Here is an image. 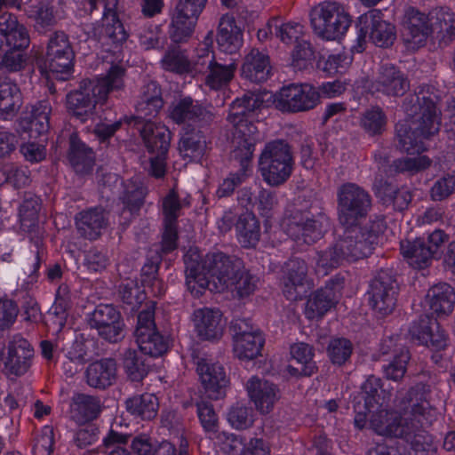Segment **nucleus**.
I'll use <instances>...</instances> for the list:
<instances>
[{
  "label": "nucleus",
  "instance_id": "nucleus-7",
  "mask_svg": "<svg viewBox=\"0 0 455 455\" xmlns=\"http://www.w3.org/2000/svg\"><path fill=\"white\" fill-rule=\"evenodd\" d=\"M208 0H180L170 26L171 44L164 57H185L180 44L193 34L197 20Z\"/></svg>",
  "mask_w": 455,
  "mask_h": 455
},
{
  "label": "nucleus",
  "instance_id": "nucleus-32",
  "mask_svg": "<svg viewBox=\"0 0 455 455\" xmlns=\"http://www.w3.org/2000/svg\"><path fill=\"white\" fill-rule=\"evenodd\" d=\"M302 34L303 26L299 23L288 22L281 26L275 24L276 37L286 44H295L291 57H311L315 53L312 44L300 38Z\"/></svg>",
  "mask_w": 455,
  "mask_h": 455
},
{
  "label": "nucleus",
  "instance_id": "nucleus-63",
  "mask_svg": "<svg viewBox=\"0 0 455 455\" xmlns=\"http://www.w3.org/2000/svg\"><path fill=\"white\" fill-rule=\"evenodd\" d=\"M124 366L129 378L133 381H140L148 374V367L133 350L125 352Z\"/></svg>",
  "mask_w": 455,
  "mask_h": 455
},
{
  "label": "nucleus",
  "instance_id": "nucleus-24",
  "mask_svg": "<svg viewBox=\"0 0 455 455\" xmlns=\"http://www.w3.org/2000/svg\"><path fill=\"white\" fill-rule=\"evenodd\" d=\"M245 388L250 400L261 414L269 413L279 399L277 385L258 376L251 377L245 384Z\"/></svg>",
  "mask_w": 455,
  "mask_h": 455
},
{
  "label": "nucleus",
  "instance_id": "nucleus-55",
  "mask_svg": "<svg viewBox=\"0 0 455 455\" xmlns=\"http://www.w3.org/2000/svg\"><path fill=\"white\" fill-rule=\"evenodd\" d=\"M145 194V188L141 183L131 181L127 184L121 197L124 205L122 215L126 213H129V216L133 215L142 205Z\"/></svg>",
  "mask_w": 455,
  "mask_h": 455
},
{
  "label": "nucleus",
  "instance_id": "nucleus-21",
  "mask_svg": "<svg viewBox=\"0 0 455 455\" xmlns=\"http://www.w3.org/2000/svg\"><path fill=\"white\" fill-rule=\"evenodd\" d=\"M90 326L110 342L119 341L124 334V323L120 313L111 305L100 304L89 315Z\"/></svg>",
  "mask_w": 455,
  "mask_h": 455
},
{
  "label": "nucleus",
  "instance_id": "nucleus-26",
  "mask_svg": "<svg viewBox=\"0 0 455 455\" xmlns=\"http://www.w3.org/2000/svg\"><path fill=\"white\" fill-rule=\"evenodd\" d=\"M283 293L287 299H301L307 291V265L304 259L299 258L290 259L283 268Z\"/></svg>",
  "mask_w": 455,
  "mask_h": 455
},
{
  "label": "nucleus",
  "instance_id": "nucleus-29",
  "mask_svg": "<svg viewBox=\"0 0 455 455\" xmlns=\"http://www.w3.org/2000/svg\"><path fill=\"white\" fill-rule=\"evenodd\" d=\"M236 323H229V332L233 330L234 351L240 359L252 360L259 356L265 344V339L259 331H236Z\"/></svg>",
  "mask_w": 455,
  "mask_h": 455
},
{
  "label": "nucleus",
  "instance_id": "nucleus-10",
  "mask_svg": "<svg viewBox=\"0 0 455 455\" xmlns=\"http://www.w3.org/2000/svg\"><path fill=\"white\" fill-rule=\"evenodd\" d=\"M448 238L443 230L435 229L413 240L401 241L400 252L413 269H426L434 259L440 258L442 247Z\"/></svg>",
  "mask_w": 455,
  "mask_h": 455
},
{
  "label": "nucleus",
  "instance_id": "nucleus-39",
  "mask_svg": "<svg viewBox=\"0 0 455 455\" xmlns=\"http://www.w3.org/2000/svg\"><path fill=\"white\" fill-rule=\"evenodd\" d=\"M30 39L27 28L23 26L0 37V57H23L24 51L29 46Z\"/></svg>",
  "mask_w": 455,
  "mask_h": 455
},
{
  "label": "nucleus",
  "instance_id": "nucleus-17",
  "mask_svg": "<svg viewBox=\"0 0 455 455\" xmlns=\"http://www.w3.org/2000/svg\"><path fill=\"white\" fill-rule=\"evenodd\" d=\"M138 129L148 151L156 153V156L151 158V173L161 178L165 173V156L170 147L171 132L164 124L150 121Z\"/></svg>",
  "mask_w": 455,
  "mask_h": 455
},
{
  "label": "nucleus",
  "instance_id": "nucleus-31",
  "mask_svg": "<svg viewBox=\"0 0 455 455\" xmlns=\"http://www.w3.org/2000/svg\"><path fill=\"white\" fill-rule=\"evenodd\" d=\"M291 359L298 364L300 369L291 364L287 365L286 371L290 377L300 379L304 377L313 376L318 370L315 357V348L313 346L306 342H296L290 347Z\"/></svg>",
  "mask_w": 455,
  "mask_h": 455
},
{
  "label": "nucleus",
  "instance_id": "nucleus-59",
  "mask_svg": "<svg viewBox=\"0 0 455 455\" xmlns=\"http://www.w3.org/2000/svg\"><path fill=\"white\" fill-rule=\"evenodd\" d=\"M201 113L202 108L193 104L191 98H184L172 105L170 117L177 124H183L196 120Z\"/></svg>",
  "mask_w": 455,
  "mask_h": 455
},
{
  "label": "nucleus",
  "instance_id": "nucleus-11",
  "mask_svg": "<svg viewBox=\"0 0 455 455\" xmlns=\"http://www.w3.org/2000/svg\"><path fill=\"white\" fill-rule=\"evenodd\" d=\"M338 217L346 228L363 227L358 222L366 218L371 208L370 194L355 183H346L338 191Z\"/></svg>",
  "mask_w": 455,
  "mask_h": 455
},
{
  "label": "nucleus",
  "instance_id": "nucleus-36",
  "mask_svg": "<svg viewBox=\"0 0 455 455\" xmlns=\"http://www.w3.org/2000/svg\"><path fill=\"white\" fill-rule=\"evenodd\" d=\"M431 34L439 41V46H446L455 39V25L453 14L443 8L435 9L429 13Z\"/></svg>",
  "mask_w": 455,
  "mask_h": 455
},
{
  "label": "nucleus",
  "instance_id": "nucleus-49",
  "mask_svg": "<svg viewBox=\"0 0 455 455\" xmlns=\"http://www.w3.org/2000/svg\"><path fill=\"white\" fill-rule=\"evenodd\" d=\"M70 305L71 301L68 288L60 286L58 289L55 301L49 312V321L56 326L57 331H60L64 327Z\"/></svg>",
  "mask_w": 455,
  "mask_h": 455
},
{
  "label": "nucleus",
  "instance_id": "nucleus-15",
  "mask_svg": "<svg viewBox=\"0 0 455 455\" xmlns=\"http://www.w3.org/2000/svg\"><path fill=\"white\" fill-rule=\"evenodd\" d=\"M277 109L283 113H299L314 109L320 102V93L311 84L291 83L283 85L275 96Z\"/></svg>",
  "mask_w": 455,
  "mask_h": 455
},
{
  "label": "nucleus",
  "instance_id": "nucleus-57",
  "mask_svg": "<svg viewBox=\"0 0 455 455\" xmlns=\"http://www.w3.org/2000/svg\"><path fill=\"white\" fill-rule=\"evenodd\" d=\"M76 53L65 32L59 30L50 36L46 46V57H75Z\"/></svg>",
  "mask_w": 455,
  "mask_h": 455
},
{
  "label": "nucleus",
  "instance_id": "nucleus-34",
  "mask_svg": "<svg viewBox=\"0 0 455 455\" xmlns=\"http://www.w3.org/2000/svg\"><path fill=\"white\" fill-rule=\"evenodd\" d=\"M235 230L237 241L243 248H256L261 236V228L259 219L252 212L246 211L239 215Z\"/></svg>",
  "mask_w": 455,
  "mask_h": 455
},
{
  "label": "nucleus",
  "instance_id": "nucleus-23",
  "mask_svg": "<svg viewBox=\"0 0 455 455\" xmlns=\"http://www.w3.org/2000/svg\"><path fill=\"white\" fill-rule=\"evenodd\" d=\"M430 34L429 14L415 9L409 10L403 21V44L407 52L413 53L424 46Z\"/></svg>",
  "mask_w": 455,
  "mask_h": 455
},
{
  "label": "nucleus",
  "instance_id": "nucleus-41",
  "mask_svg": "<svg viewBox=\"0 0 455 455\" xmlns=\"http://www.w3.org/2000/svg\"><path fill=\"white\" fill-rule=\"evenodd\" d=\"M387 116L379 106H371L363 110L359 125L370 138H379L386 131Z\"/></svg>",
  "mask_w": 455,
  "mask_h": 455
},
{
  "label": "nucleus",
  "instance_id": "nucleus-27",
  "mask_svg": "<svg viewBox=\"0 0 455 455\" xmlns=\"http://www.w3.org/2000/svg\"><path fill=\"white\" fill-rule=\"evenodd\" d=\"M259 278L245 269L243 259L229 255V286L232 289V296L239 299L251 296L256 290Z\"/></svg>",
  "mask_w": 455,
  "mask_h": 455
},
{
  "label": "nucleus",
  "instance_id": "nucleus-54",
  "mask_svg": "<svg viewBox=\"0 0 455 455\" xmlns=\"http://www.w3.org/2000/svg\"><path fill=\"white\" fill-rule=\"evenodd\" d=\"M52 107L48 100L38 101L32 107L29 130L37 135L44 134L50 127Z\"/></svg>",
  "mask_w": 455,
  "mask_h": 455
},
{
  "label": "nucleus",
  "instance_id": "nucleus-46",
  "mask_svg": "<svg viewBox=\"0 0 455 455\" xmlns=\"http://www.w3.org/2000/svg\"><path fill=\"white\" fill-rule=\"evenodd\" d=\"M127 411L142 419H154L158 411V399L153 394H143L129 398L126 403Z\"/></svg>",
  "mask_w": 455,
  "mask_h": 455
},
{
  "label": "nucleus",
  "instance_id": "nucleus-35",
  "mask_svg": "<svg viewBox=\"0 0 455 455\" xmlns=\"http://www.w3.org/2000/svg\"><path fill=\"white\" fill-rule=\"evenodd\" d=\"M390 394L384 388L382 379L374 375L369 376L361 386L360 398L363 401V409L372 412L383 407Z\"/></svg>",
  "mask_w": 455,
  "mask_h": 455
},
{
  "label": "nucleus",
  "instance_id": "nucleus-6",
  "mask_svg": "<svg viewBox=\"0 0 455 455\" xmlns=\"http://www.w3.org/2000/svg\"><path fill=\"white\" fill-rule=\"evenodd\" d=\"M437 409L427 399L420 398L411 406L404 435L399 438L410 443L415 455H433L436 451L433 436L426 430L437 419Z\"/></svg>",
  "mask_w": 455,
  "mask_h": 455
},
{
  "label": "nucleus",
  "instance_id": "nucleus-58",
  "mask_svg": "<svg viewBox=\"0 0 455 455\" xmlns=\"http://www.w3.org/2000/svg\"><path fill=\"white\" fill-rule=\"evenodd\" d=\"M197 372L203 384L209 388L218 387L225 380V369L217 363H210L201 360L197 363Z\"/></svg>",
  "mask_w": 455,
  "mask_h": 455
},
{
  "label": "nucleus",
  "instance_id": "nucleus-2",
  "mask_svg": "<svg viewBox=\"0 0 455 455\" xmlns=\"http://www.w3.org/2000/svg\"><path fill=\"white\" fill-rule=\"evenodd\" d=\"M386 228V217L382 214L370 216L363 227L345 228L339 239L317 252L318 270L328 275L345 261L353 262L369 257Z\"/></svg>",
  "mask_w": 455,
  "mask_h": 455
},
{
  "label": "nucleus",
  "instance_id": "nucleus-12",
  "mask_svg": "<svg viewBox=\"0 0 455 455\" xmlns=\"http://www.w3.org/2000/svg\"><path fill=\"white\" fill-rule=\"evenodd\" d=\"M314 33L326 40L340 38L351 24V19L344 8L337 3L325 2L310 12Z\"/></svg>",
  "mask_w": 455,
  "mask_h": 455
},
{
  "label": "nucleus",
  "instance_id": "nucleus-52",
  "mask_svg": "<svg viewBox=\"0 0 455 455\" xmlns=\"http://www.w3.org/2000/svg\"><path fill=\"white\" fill-rule=\"evenodd\" d=\"M40 208V199L37 196H29L24 199L19 211L20 227L24 231L31 232L36 227Z\"/></svg>",
  "mask_w": 455,
  "mask_h": 455
},
{
  "label": "nucleus",
  "instance_id": "nucleus-30",
  "mask_svg": "<svg viewBox=\"0 0 455 455\" xmlns=\"http://www.w3.org/2000/svg\"><path fill=\"white\" fill-rule=\"evenodd\" d=\"M193 323L197 335L205 340H215L223 334L222 313L211 308H200L193 314Z\"/></svg>",
  "mask_w": 455,
  "mask_h": 455
},
{
  "label": "nucleus",
  "instance_id": "nucleus-64",
  "mask_svg": "<svg viewBox=\"0 0 455 455\" xmlns=\"http://www.w3.org/2000/svg\"><path fill=\"white\" fill-rule=\"evenodd\" d=\"M28 17L35 20V28L39 32L51 28L57 24L53 7L49 4H40L37 9Z\"/></svg>",
  "mask_w": 455,
  "mask_h": 455
},
{
  "label": "nucleus",
  "instance_id": "nucleus-14",
  "mask_svg": "<svg viewBox=\"0 0 455 455\" xmlns=\"http://www.w3.org/2000/svg\"><path fill=\"white\" fill-rule=\"evenodd\" d=\"M360 30L357 44L351 49L352 53H362L366 43V35L369 32L372 43L381 48L391 46L396 39L395 26L383 20L381 11L373 9L359 18Z\"/></svg>",
  "mask_w": 455,
  "mask_h": 455
},
{
  "label": "nucleus",
  "instance_id": "nucleus-53",
  "mask_svg": "<svg viewBox=\"0 0 455 455\" xmlns=\"http://www.w3.org/2000/svg\"><path fill=\"white\" fill-rule=\"evenodd\" d=\"M430 165L431 160L426 156L396 158L391 163L389 177L405 172L417 173L427 170Z\"/></svg>",
  "mask_w": 455,
  "mask_h": 455
},
{
  "label": "nucleus",
  "instance_id": "nucleus-45",
  "mask_svg": "<svg viewBox=\"0 0 455 455\" xmlns=\"http://www.w3.org/2000/svg\"><path fill=\"white\" fill-rule=\"evenodd\" d=\"M69 161L76 172L84 173L92 169L94 154L76 135L70 137Z\"/></svg>",
  "mask_w": 455,
  "mask_h": 455
},
{
  "label": "nucleus",
  "instance_id": "nucleus-50",
  "mask_svg": "<svg viewBox=\"0 0 455 455\" xmlns=\"http://www.w3.org/2000/svg\"><path fill=\"white\" fill-rule=\"evenodd\" d=\"M354 350L353 343L347 338H331L328 343L326 353L330 362L336 366H342L349 361Z\"/></svg>",
  "mask_w": 455,
  "mask_h": 455
},
{
  "label": "nucleus",
  "instance_id": "nucleus-51",
  "mask_svg": "<svg viewBox=\"0 0 455 455\" xmlns=\"http://www.w3.org/2000/svg\"><path fill=\"white\" fill-rule=\"evenodd\" d=\"M242 66V75L251 82L261 84L271 76L270 59H247Z\"/></svg>",
  "mask_w": 455,
  "mask_h": 455
},
{
  "label": "nucleus",
  "instance_id": "nucleus-5",
  "mask_svg": "<svg viewBox=\"0 0 455 455\" xmlns=\"http://www.w3.org/2000/svg\"><path fill=\"white\" fill-rule=\"evenodd\" d=\"M196 251L190 250L184 257L186 285L198 297L208 288L214 292L228 291V257L223 252L209 253L202 262Z\"/></svg>",
  "mask_w": 455,
  "mask_h": 455
},
{
  "label": "nucleus",
  "instance_id": "nucleus-61",
  "mask_svg": "<svg viewBox=\"0 0 455 455\" xmlns=\"http://www.w3.org/2000/svg\"><path fill=\"white\" fill-rule=\"evenodd\" d=\"M410 359L409 351L402 349L393 356L387 364L383 366L385 377L394 381L402 379L407 371Z\"/></svg>",
  "mask_w": 455,
  "mask_h": 455
},
{
  "label": "nucleus",
  "instance_id": "nucleus-4",
  "mask_svg": "<svg viewBox=\"0 0 455 455\" xmlns=\"http://www.w3.org/2000/svg\"><path fill=\"white\" fill-rule=\"evenodd\" d=\"M124 72L123 67L112 65L106 76L96 80H83L77 90L67 95L68 112L81 121H85L93 114L97 104L107 101L110 92L124 88Z\"/></svg>",
  "mask_w": 455,
  "mask_h": 455
},
{
  "label": "nucleus",
  "instance_id": "nucleus-60",
  "mask_svg": "<svg viewBox=\"0 0 455 455\" xmlns=\"http://www.w3.org/2000/svg\"><path fill=\"white\" fill-rule=\"evenodd\" d=\"M291 65L297 67L299 65L301 60H307V59H291ZM316 67L322 69L323 72L328 76H332L335 75H342L346 73L348 68L351 66L354 59H315Z\"/></svg>",
  "mask_w": 455,
  "mask_h": 455
},
{
  "label": "nucleus",
  "instance_id": "nucleus-25",
  "mask_svg": "<svg viewBox=\"0 0 455 455\" xmlns=\"http://www.w3.org/2000/svg\"><path fill=\"white\" fill-rule=\"evenodd\" d=\"M371 413L369 427L376 434L395 438L404 435L403 431L408 427L406 425L408 418H403L395 411L386 409L385 405Z\"/></svg>",
  "mask_w": 455,
  "mask_h": 455
},
{
  "label": "nucleus",
  "instance_id": "nucleus-8",
  "mask_svg": "<svg viewBox=\"0 0 455 455\" xmlns=\"http://www.w3.org/2000/svg\"><path fill=\"white\" fill-rule=\"evenodd\" d=\"M293 157L290 145L283 140L267 142L259 158V170L263 180L271 187H278L290 178Z\"/></svg>",
  "mask_w": 455,
  "mask_h": 455
},
{
  "label": "nucleus",
  "instance_id": "nucleus-20",
  "mask_svg": "<svg viewBox=\"0 0 455 455\" xmlns=\"http://www.w3.org/2000/svg\"><path fill=\"white\" fill-rule=\"evenodd\" d=\"M33 355L34 350L27 339L13 337L1 356L4 372L9 377L25 374L31 366Z\"/></svg>",
  "mask_w": 455,
  "mask_h": 455
},
{
  "label": "nucleus",
  "instance_id": "nucleus-40",
  "mask_svg": "<svg viewBox=\"0 0 455 455\" xmlns=\"http://www.w3.org/2000/svg\"><path fill=\"white\" fill-rule=\"evenodd\" d=\"M228 14H223L217 34L212 30L209 31L204 41L200 44L199 53L197 57H216L218 54H226L228 52V28L224 26V20Z\"/></svg>",
  "mask_w": 455,
  "mask_h": 455
},
{
  "label": "nucleus",
  "instance_id": "nucleus-16",
  "mask_svg": "<svg viewBox=\"0 0 455 455\" xmlns=\"http://www.w3.org/2000/svg\"><path fill=\"white\" fill-rule=\"evenodd\" d=\"M345 277L337 274L326 281L324 286L312 292L307 302L304 314L307 319L320 320L339 302L344 288Z\"/></svg>",
  "mask_w": 455,
  "mask_h": 455
},
{
  "label": "nucleus",
  "instance_id": "nucleus-38",
  "mask_svg": "<svg viewBox=\"0 0 455 455\" xmlns=\"http://www.w3.org/2000/svg\"><path fill=\"white\" fill-rule=\"evenodd\" d=\"M430 298V309L437 316L448 315L453 311L455 293L453 288L447 283L434 285L427 292Z\"/></svg>",
  "mask_w": 455,
  "mask_h": 455
},
{
  "label": "nucleus",
  "instance_id": "nucleus-33",
  "mask_svg": "<svg viewBox=\"0 0 455 455\" xmlns=\"http://www.w3.org/2000/svg\"><path fill=\"white\" fill-rule=\"evenodd\" d=\"M85 378L87 384L94 388L105 389L112 386L117 378V367L113 359H101L89 364Z\"/></svg>",
  "mask_w": 455,
  "mask_h": 455
},
{
  "label": "nucleus",
  "instance_id": "nucleus-1",
  "mask_svg": "<svg viewBox=\"0 0 455 455\" xmlns=\"http://www.w3.org/2000/svg\"><path fill=\"white\" fill-rule=\"evenodd\" d=\"M259 95L248 92L229 104V124H232V147L229 160L239 162V170L229 172V197L236 187L252 174L251 160L258 140L257 127L253 123L255 111L262 106Z\"/></svg>",
  "mask_w": 455,
  "mask_h": 455
},
{
  "label": "nucleus",
  "instance_id": "nucleus-44",
  "mask_svg": "<svg viewBox=\"0 0 455 455\" xmlns=\"http://www.w3.org/2000/svg\"><path fill=\"white\" fill-rule=\"evenodd\" d=\"M161 89L158 84L151 81L142 89L140 99L137 104V112L147 116H156L163 108Z\"/></svg>",
  "mask_w": 455,
  "mask_h": 455
},
{
  "label": "nucleus",
  "instance_id": "nucleus-22",
  "mask_svg": "<svg viewBox=\"0 0 455 455\" xmlns=\"http://www.w3.org/2000/svg\"><path fill=\"white\" fill-rule=\"evenodd\" d=\"M367 293L369 304L374 311L382 315L392 313L398 293L392 277L379 274L371 280Z\"/></svg>",
  "mask_w": 455,
  "mask_h": 455
},
{
  "label": "nucleus",
  "instance_id": "nucleus-13",
  "mask_svg": "<svg viewBox=\"0 0 455 455\" xmlns=\"http://www.w3.org/2000/svg\"><path fill=\"white\" fill-rule=\"evenodd\" d=\"M409 336L413 342L427 347L435 363L443 360V352L448 347V335L436 319L423 315L411 323Z\"/></svg>",
  "mask_w": 455,
  "mask_h": 455
},
{
  "label": "nucleus",
  "instance_id": "nucleus-48",
  "mask_svg": "<svg viewBox=\"0 0 455 455\" xmlns=\"http://www.w3.org/2000/svg\"><path fill=\"white\" fill-rule=\"evenodd\" d=\"M179 150L183 158L198 161L206 151L205 139L200 132H186L180 140Z\"/></svg>",
  "mask_w": 455,
  "mask_h": 455
},
{
  "label": "nucleus",
  "instance_id": "nucleus-19",
  "mask_svg": "<svg viewBox=\"0 0 455 455\" xmlns=\"http://www.w3.org/2000/svg\"><path fill=\"white\" fill-rule=\"evenodd\" d=\"M372 191L378 202L386 208L396 212L406 210L412 200L408 187L400 185L392 178L377 174L372 184Z\"/></svg>",
  "mask_w": 455,
  "mask_h": 455
},
{
  "label": "nucleus",
  "instance_id": "nucleus-62",
  "mask_svg": "<svg viewBox=\"0 0 455 455\" xmlns=\"http://www.w3.org/2000/svg\"><path fill=\"white\" fill-rule=\"evenodd\" d=\"M455 192V170L439 178L430 190L434 201H443Z\"/></svg>",
  "mask_w": 455,
  "mask_h": 455
},
{
  "label": "nucleus",
  "instance_id": "nucleus-37",
  "mask_svg": "<svg viewBox=\"0 0 455 455\" xmlns=\"http://www.w3.org/2000/svg\"><path fill=\"white\" fill-rule=\"evenodd\" d=\"M76 225L82 236L95 240L107 226L105 213L99 208L81 212L76 218Z\"/></svg>",
  "mask_w": 455,
  "mask_h": 455
},
{
  "label": "nucleus",
  "instance_id": "nucleus-28",
  "mask_svg": "<svg viewBox=\"0 0 455 455\" xmlns=\"http://www.w3.org/2000/svg\"><path fill=\"white\" fill-rule=\"evenodd\" d=\"M408 88V81L403 74L394 65H382L376 83L367 92L374 94L382 92L387 96H402Z\"/></svg>",
  "mask_w": 455,
  "mask_h": 455
},
{
  "label": "nucleus",
  "instance_id": "nucleus-43",
  "mask_svg": "<svg viewBox=\"0 0 455 455\" xmlns=\"http://www.w3.org/2000/svg\"><path fill=\"white\" fill-rule=\"evenodd\" d=\"M20 102L19 87L10 81L0 80V119L6 120L14 116Z\"/></svg>",
  "mask_w": 455,
  "mask_h": 455
},
{
  "label": "nucleus",
  "instance_id": "nucleus-47",
  "mask_svg": "<svg viewBox=\"0 0 455 455\" xmlns=\"http://www.w3.org/2000/svg\"><path fill=\"white\" fill-rule=\"evenodd\" d=\"M111 3L104 4V13L102 18V31L104 36L108 38L111 43L118 44L126 41L127 33L117 12L110 7Z\"/></svg>",
  "mask_w": 455,
  "mask_h": 455
},
{
  "label": "nucleus",
  "instance_id": "nucleus-9",
  "mask_svg": "<svg viewBox=\"0 0 455 455\" xmlns=\"http://www.w3.org/2000/svg\"><path fill=\"white\" fill-rule=\"evenodd\" d=\"M329 228V218L322 212L314 214L310 209L294 208L285 222L286 235L298 243L314 244L321 240Z\"/></svg>",
  "mask_w": 455,
  "mask_h": 455
},
{
  "label": "nucleus",
  "instance_id": "nucleus-42",
  "mask_svg": "<svg viewBox=\"0 0 455 455\" xmlns=\"http://www.w3.org/2000/svg\"><path fill=\"white\" fill-rule=\"evenodd\" d=\"M41 74L47 80L67 81L73 76V59H40Z\"/></svg>",
  "mask_w": 455,
  "mask_h": 455
},
{
  "label": "nucleus",
  "instance_id": "nucleus-3",
  "mask_svg": "<svg viewBox=\"0 0 455 455\" xmlns=\"http://www.w3.org/2000/svg\"><path fill=\"white\" fill-rule=\"evenodd\" d=\"M415 98L417 105H414L415 109H411V112L418 116V125L414 129L407 124L398 123L395 125L398 147L409 155H419L426 151L425 140L436 134L441 126V112L432 95L423 94V89H420Z\"/></svg>",
  "mask_w": 455,
  "mask_h": 455
},
{
  "label": "nucleus",
  "instance_id": "nucleus-18",
  "mask_svg": "<svg viewBox=\"0 0 455 455\" xmlns=\"http://www.w3.org/2000/svg\"><path fill=\"white\" fill-rule=\"evenodd\" d=\"M135 337L140 351L146 355L160 356L167 351L168 343L156 328L153 302L139 314Z\"/></svg>",
  "mask_w": 455,
  "mask_h": 455
},
{
  "label": "nucleus",
  "instance_id": "nucleus-56",
  "mask_svg": "<svg viewBox=\"0 0 455 455\" xmlns=\"http://www.w3.org/2000/svg\"><path fill=\"white\" fill-rule=\"evenodd\" d=\"M189 204L190 201L188 198L180 200L177 192L172 189L162 200L164 223L177 224L181 209Z\"/></svg>",
  "mask_w": 455,
  "mask_h": 455
}]
</instances>
